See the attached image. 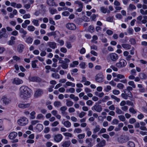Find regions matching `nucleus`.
<instances>
[{
	"instance_id": "f8f14e48",
	"label": "nucleus",
	"mask_w": 147,
	"mask_h": 147,
	"mask_svg": "<svg viewBox=\"0 0 147 147\" xmlns=\"http://www.w3.org/2000/svg\"><path fill=\"white\" fill-rule=\"evenodd\" d=\"M64 60L65 61V62L63 63V64L60 65V66L63 69H66L68 68V63L70 62V61L69 59L67 58H65Z\"/></svg>"
},
{
	"instance_id": "774afa93",
	"label": "nucleus",
	"mask_w": 147,
	"mask_h": 147,
	"mask_svg": "<svg viewBox=\"0 0 147 147\" xmlns=\"http://www.w3.org/2000/svg\"><path fill=\"white\" fill-rule=\"evenodd\" d=\"M93 103V102L91 100H87L86 102V104L90 106L92 105Z\"/></svg>"
},
{
	"instance_id": "4468645a",
	"label": "nucleus",
	"mask_w": 147,
	"mask_h": 147,
	"mask_svg": "<svg viewBox=\"0 0 147 147\" xmlns=\"http://www.w3.org/2000/svg\"><path fill=\"white\" fill-rule=\"evenodd\" d=\"M71 144V142L70 141H65L62 142L61 143V145L63 147H69Z\"/></svg>"
},
{
	"instance_id": "ddd939ff",
	"label": "nucleus",
	"mask_w": 147,
	"mask_h": 147,
	"mask_svg": "<svg viewBox=\"0 0 147 147\" xmlns=\"http://www.w3.org/2000/svg\"><path fill=\"white\" fill-rule=\"evenodd\" d=\"M8 35L6 33V30L4 28H2L1 30H0V39L2 37L7 38Z\"/></svg>"
},
{
	"instance_id": "338daca9",
	"label": "nucleus",
	"mask_w": 147,
	"mask_h": 147,
	"mask_svg": "<svg viewBox=\"0 0 147 147\" xmlns=\"http://www.w3.org/2000/svg\"><path fill=\"white\" fill-rule=\"evenodd\" d=\"M106 20L109 22H112L113 20V17L109 16L107 18Z\"/></svg>"
},
{
	"instance_id": "a211bd4d",
	"label": "nucleus",
	"mask_w": 147,
	"mask_h": 147,
	"mask_svg": "<svg viewBox=\"0 0 147 147\" xmlns=\"http://www.w3.org/2000/svg\"><path fill=\"white\" fill-rule=\"evenodd\" d=\"M1 100L2 101L3 103L6 105H8L11 101L10 99L4 96L2 97Z\"/></svg>"
},
{
	"instance_id": "6ab92c4d",
	"label": "nucleus",
	"mask_w": 147,
	"mask_h": 147,
	"mask_svg": "<svg viewBox=\"0 0 147 147\" xmlns=\"http://www.w3.org/2000/svg\"><path fill=\"white\" fill-rule=\"evenodd\" d=\"M47 44L48 46L53 49H54L57 47L56 43L55 42H49Z\"/></svg>"
},
{
	"instance_id": "58836bf2",
	"label": "nucleus",
	"mask_w": 147,
	"mask_h": 147,
	"mask_svg": "<svg viewBox=\"0 0 147 147\" xmlns=\"http://www.w3.org/2000/svg\"><path fill=\"white\" fill-rule=\"evenodd\" d=\"M27 29L29 31L31 32H32L34 30L35 28L33 26H29L28 27Z\"/></svg>"
},
{
	"instance_id": "864d4df0",
	"label": "nucleus",
	"mask_w": 147,
	"mask_h": 147,
	"mask_svg": "<svg viewBox=\"0 0 147 147\" xmlns=\"http://www.w3.org/2000/svg\"><path fill=\"white\" fill-rule=\"evenodd\" d=\"M19 32L20 33L22 34H23L26 35L27 34V32L22 28H21L20 29Z\"/></svg>"
},
{
	"instance_id": "bf43d9fd",
	"label": "nucleus",
	"mask_w": 147,
	"mask_h": 147,
	"mask_svg": "<svg viewBox=\"0 0 147 147\" xmlns=\"http://www.w3.org/2000/svg\"><path fill=\"white\" fill-rule=\"evenodd\" d=\"M141 14L143 15H147V10L144 11L143 9H141L140 10Z\"/></svg>"
},
{
	"instance_id": "5fc2aeb1",
	"label": "nucleus",
	"mask_w": 147,
	"mask_h": 147,
	"mask_svg": "<svg viewBox=\"0 0 147 147\" xmlns=\"http://www.w3.org/2000/svg\"><path fill=\"white\" fill-rule=\"evenodd\" d=\"M129 111L130 113L133 114H135L136 113V111L134 109L133 107H131L129 109Z\"/></svg>"
},
{
	"instance_id": "052dcab7",
	"label": "nucleus",
	"mask_w": 147,
	"mask_h": 147,
	"mask_svg": "<svg viewBox=\"0 0 147 147\" xmlns=\"http://www.w3.org/2000/svg\"><path fill=\"white\" fill-rule=\"evenodd\" d=\"M121 96L125 99H127L128 98V96L127 94H126V93H125L124 92V93H122L121 94Z\"/></svg>"
},
{
	"instance_id": "6e6552de",
	"label": "nucleus",
	"mask_w": 147,
	"mask_h": 147,
	"mask_svg": "<svg viewBox=\"0 0 147 147\" xmlns=\"http://www.w3.org/2000/svg\"><path fill=\"white\" fill-rule=\"evenodd\" d=\"M66 27L68 29L72 30H76L77 28L76 25L75 24L72 23H67L66 25Z\"/></svg>"
},
{
	"instance_id": "69168bd1",
	"label": "nucleus",
	"mask_w": 147,
	"mask_h": 147,
	"mask_svg": "<svg viewBox=\"0 0 147 147\" xmlns=\"http://www.w3.org/2000/svg\"><path fill=\"white\" fill-rule=\"evenodd\" d=\"M136 120L134 118L130 119L129 120V122L131 124H133L136 122Z\"/></svg>"
},
{
	"instance_id": "f704fd0d",
	"label": "nucleus",
	"mask_w": 147,
	"mask_h": 147,
	"mask_svg": "<svg viewBox=\"0 0 147 147\" xmlns=\"http://www.w3.org/2000/svg\"><path fill=\"white\" fill-rule=\"evenodd\" d=\"M49 10L51 13L52 15L57 12V10L53 8L50 7L49 8Z\"/></svg>"
},
{
	"instance_id": "3c124183",
	"label": "nucleus",
	"mask_w": 147,
	"mask_h": 147,
	"mask_svg": "<svg viewBox=\"0 0 147 147\" xmlns=\"http://www.w3.org/2000/svg\"><path fill=\"white\" fill-rule=\"evenodd\" d=\"M133 90L132 87L130 86H128L127 87V89H125L123 90L124 92L125 93L126 91H130Z\"/></svg>"
},
{
	"instance_id": "423d86ee",
	"label": "nucleus",
	"mask_w": 147,
	"mask_h": 147,
	"mask_svg": "<svg viewBox=\"0 0 147 147\" xmlns=\"http://www.w3.org/2000/svg\"><path fill=\"white\" fill-rule=\"evenodd\" d=\"M104 76L101 74H97L95 76V80L98 83H101L104 81Z\"/></svg>"
},
{
	"instance_id": "4be33fe9",
	"label": "nucleus",
	"mask_w": 147,
	"mask_h": 147,
	"mask_svg": "<svg viewBox=\"0 0 147 147\" xmlns=\"http://www.w3.org/2000/svg\"><path fill=\"white\" fill-rule=\"evenodd\" d=\"M35 128L38 131L40 132L43 129V127L42 124H38Z\"/></svg>"
},
{
	"instance_id": "ea45409f",
	"label": "nucleus",
	"mask_w": 147,
	"mask_h": 147,
	"mask_svg": "<svg viewBox=\"0 0 147 147\" xmlns=\"http://www.w3.org/2000/svg\"><path fill=\"white\" fill-rule=\"evenodd\" d=\"M98 16V14H93L91 16L90 18L92 21H96V18Z\"/></svg>"
},
{
	"instance_id": "6e6d98bb",
	"label": "nucleus",
	"mask_w": 147,
	"mask_h": 147,
	"mask_svg": "<svg viewBox=\"0 0 147 147\" xmlns=\"http://www.w3.org/2000/svg\"><path fill=\"white\" fill-rule=\"evenodd\" d=\"M35 114L36 113L34 111H32L30 113V115H31V119H33L35 118V116H34Z\"/></svg>"
},
{
	"instance_id": "f03ea898",
	"label": "nucleus",
	"mask_w": 147,
	"mask_h": 147,
	"mask_svg": "<svg viewBox=\"0 0 147 147\" xmlns=\"http://www.w3.org/2000/svg\"><path fill=\"white\" fill-rule=\"evenodd\" d=\"M18 124L21 125H25L28 123V120L27 119L24 117L20 118V119L18 120Z\"/></svg>"
},
{
	"instance_id": "b1692460",
	"label": "nucleus",
	"mask_w": 147,
	"mask_h": 147,
	"mask_svg": "<svg viewBox=\"0 0 147 147\" xmlns=\"http://www.w3.org/2000/svg\"><path fill=\"white\" fill-rule=\"evenodd\" d=\"M136 6L133 4H130L129 5L127 9L128 11H132L136 9Z\"/></svg>"
},
{
	"instance_id": "f3484780",
	"label": "nucleus",
	"mask_w": 147,
	"mask_h": 147,
	"mask_svg": "<svg viewBox=\"0 0 147 147\" xmlns=\"http://www.w3.org/2000/svg\"><path fill=\"white\" fill-rule=\"evenodd\" d=\"M25 47L24 45L22 44H19L17 47V50L19 53H22Z\"/></svg>"
},
{
	"instance_id": "39448f33",
	"label": "nucleus",
	"mask_w": 147,
	"mask_h": 147,
	"mask_svg": "<svg viewBox=\"0 0 147 147\" xmlns=\"http://www.w3.org/2000/svg\"><path fill=\"white\" fill-rule=\"evenodd\" d=\"M91 109L93 111H95L98 112H100L102 111L101 106L97 104V103H95V104L92 107Z\"/></svg>"
},
{
	"instance_id": "bb28decb",
	"label": "nucleus",
	"mask_w": 147,
	"mask_h": 147,
	"mask_svg": "<svg viewBox=\"0 0 147 147\" xmlns=\"http://www.w3.org/2000/svg\"><path fill=\"white\" fill-rule=\"evenodd\" d=\"M122 47L125 49H129L131 48V45L129 44H123L121 45Z\"/></svg>"
},
{
	"instance_id": "4d7b16f0",
	"label": "nucleus",
	"mask_w": 147,
	"mask_h": 147,
	"mask_svg": "<svg viewBox=\"0 0 147 147\" xmlns=\"http://www.w3.org/2000/svg\"><path fill=\"white\" fill-rule=\"evenodd\" d=\"M109 96H105L104 98L102 99V101L103 102H105L107 100L109 99Z\"/></svg>"
},
{
	"instance_id": "c9c22d12",
	"label": "nucleus",
	"mask_w": 147,
	"mask_h": 147,
	"mask_svg": "<svg viewBox=\"0 0 147 147\" xmlns=\"http://www.w3.org/2000/svg\"><path fill=\"white\" fill-rule=\"evenodd\" d=\"M115 111L117 114H124V112L122 111V110L120 109L118 107H116Z\"/></svg>"
},
{
	"instance_id": "aec40b11",
	"label": "nucleus",
	"mask_w": 147,
	"mask_h": 147,
	"mask_svg": "<svg viewBox=\"0 0 147 147\" xmlns=\"http://www.w3.org/2000/svg\"><path fill=\"white\" fill-rule=\"evenodd\" d=\"M30 106V104L29 103L26 104L20 103L18 105V106L19 108L22 109L27 108L29 107Z\"/></svg>"
},
{
	"instance_id": "79ce46f5",
	"label": "nucleus",
	"mask_w": 147,
	"mask_h": 147,
	"mask_svg": "<svg viewBox=\"0 0 147 147\" xmlns=\"http://www.w3.org/2000/svg\"><path fill=\"white\" fill-rule=\"evenodd\" d=\"M127 145L129 147H135L134 143L131 141H129L127 143Z\"/></svg>"
},
{
	"instance_id": "412c9836",
	"label": "nucleus",
	"mask_w": 147,
	"mask_h": 147,
	"mask_svg": "<svg viewBox=\"0 0 147 147\" xmlns=\"http://www.w3.org/2000/svg\"><path fill=\"white\" fill-rule=\"evenodd\" d=\"M100 10L102 13H110L109 10L107 8H105L104 7H101L100 8Z\"/></svg>"
},
{
	"instance_id": "e433bc0d",
	"label": "nucleus",
	"mask_w": 147,
	"mask_h": 147,
	"mask_svg": "<svg viewBox=\"0 0 147 147\" xmlns=\"http://www.w3.org/2000/svg\"><path fill=\"white\" fill-rule=\"evenodd\" d=\"M111 98L115 100L117 102H119L120 101V99L113 95H112L111 96Z\"/></svg>"
},
{
	"instance_id": "c03bdc74",
	"label": "nucleus",
	"mask_w": 147,
	"mask_h": 147,
	"mask_svg": "<svg viewBox=\"0 0 147 147\" xmlns=\"http://www.w3.org/2000/svg\"><path fill=\"white\" fill-rule=\"evenodd\" d=\"M54 106L56 107L61 106V103L59 101H55L54 103Z\"/></svg>"
},
{
	"instance_id": "49530a36",
	"label": "nucleus",
	"mask_w": 147,
	"mask_h": 147,
	"mask_svg": "<svg viewBox=\"0 0 147 147\" xmlns=\"http://www.w3.org/2000/svg\"><path fill=\"white\" fill-rule=\"evenodd\" d=\"M79 66L81 68L85 69L86 68V64L84 62H82L79 64Z\"/></svg>"
},
{
	"instance_id": "473e14b6",
	"label": "nucleus",
	"mask_w": 147,
	"mask_h": 147,
	"mask_svg": "<svg viewBox=\"0 0 147 147\" xmlns=\"http://www.w3.org/2000/svg\"><path fill=\"white\" fill-rule=\"evenodd\" d=\"M51 76L53 78L55 79H59L60 78V75L57 73H53L52 74Z\"/></svg>"
},
{
	"instance_id": "c756f323",
	"label": "nucleus",
	"mask_w": 147,
	"mask_h": 147,
	"mask_svg": "<svg viewBox=\"0 0 147 147\" xmlns=\"http://www.w3.org/2000/svg\"><path fill=\"white\" fill-rule=\"evenodd\" d=\"M139 76L140 78L142 80H145L147 78L146 75L144 73H140L139 74Z\"/></svg>"
},
{
	"instance_id": "680f3d73",
	"label": "nucleus",
	"mask_w": 147,
	"mask_h": 147,
	"mask_svg": "<svg viewBox=\"0 0 147 147\" xmlns=\"http://www.w3.org/2000/svg\"><path fill=\"white\" fill-rule=\"evenodd\" d=\"M49 23L52 25H55V21L53 20L52 18H49Z\"/></svg>"
},
{
	"instance_id": "a878e982",
	"label": "nucleus",
	"mask_w": 147,
	"mask_h": 147,
	"mask_svg": "<svg viewBox=\"0 0 147 147\" xmlns=\"http://www.w3.org/2000/svg\"><path fill=\"white\" fill-rule=\"evenodd\" d=\"M33 39L30 36L27 38L25 41V42L28 44H31L33 41Z\"/></svg>"
},
{
	"instance_id": "2eb2a0df",
	"label": "nucleus",
	"mask_w": 147,
	"mask_h": 147,
	"mask_svg": "<svg viewBox=\"0 0 147 147\" xmlns=\"http://www.w3.org/2000/svg\"><path fill=\"white\" fill-rule=\"evenodd\" d=\"M23 82V81L18 78H15L14 79L12 83L14 84L19 85L22 84Z\"/></svg>"
},
{
	"instance_id": "f257e3e1",
	"label": "nucleus",
	"mask_w": 147,
	"mask_h": 147,
	"mask_svg": "<svg viewBox=\"0 0 147 147\" xmlns=\"http://www.w3.org/2000/svg\"><path fill=\"white\" fill-rule=\"evenodd\" d=\"M20 97L24 99L30 97L32 94V91L30 89L25 86H21L20 88Z\"/></svg>"
},
{
	"instance_id": "72a5a7b5",
	"label": "nucleus",
	"mask_w": 147,
	"mask_h": 147,
	"mask_svg": "<svg viewBox=\"0 0 147 147\" xmlns=\"http://www.w3.org/2000/svg\"><path fill=\"white\" fill-rule=\"evenodd\" d=\"M75 3L78 4L80 7L83 8V3L80 1H75Z\"/></svg>"
},
{
	"instance_id": "5701e85b",
	"label": "nucleus",
	"mask_w": 147,
	"mask_h": 147,
	"mask_svg": "<svg viewBox=\"0 0 147 147\" xmlns=\"http://www.w3.org/2000/svg\"><path fill=\"white\" fill-rule=\"evenodd\" d=\"M59 33V32L58 31L56 30L55 31L48 33L47 34L49 36H53L55 37L56 35Z\"/></svg>"
},
{
	"instance_id": "a18cd8bd",
	"label": "nucleus",
	"mask_w": 147,
	"mask_h": 147,
	"mask_svg": "<svg viewBox=\"0 0 147 147\" xmlns=\"http://www.w3.org/2000/svg\"><path fill=\"white\" fill-rule=\"evenodd\" d=\"M82 132V130L80 128H76L74 130V133H77L79 134L81 133Z\"/></svg>"
},
{
	"instance_id": "8fccbe9b",
	"label": "nucleus",
	"mask_w": 147,
	"mask_h": 147,
	"mask_svg": "<svg viewBox=\"0 0 147 147\" xmlns=\"http://www.w3.org/2000/svg\"><path fill=\"white\" fill-rule=\"evenodd\" d=\"M128 84L129 85L131 86L133 88H136V85L133 81L129 82H128Z\"/></svg>"
},
{
	"instance_id": "9b49d317",
	"label": "nucleus",
	"mask_w": 147,
	"mask_h": 147,
	"mask_svg": "<svg viewBox=\"0 0 147 147\" xmlns=\"http://www.w3.org/2000/svg\"><path fill=\"white\" fill-rule=\"evenodd\" d=\"M28 80L32 82H40L41 81V79L37 76L31 77H28Z\"/></svg>"
},
{
	"instance_id": "9d476101",
	"label": "nucleus",
	"mask_w": 147,
	"mask_h": 147,
	"mask_svg": "<svg viewBox=\"0 0 147 147\" xmlns=\"http://www.w3.org/2000/svg\"><path fill=\"white\" fill-rule=\"evenodd\" d=\"M43 94V90L41 89H38L34 93V96L35 98H38L41 96Z\"/></svg>"
},
{
	"instance_id": "0eeeda50",
	"label": "nucleus",
	"mask_w": 147,
	"mask_h": 147,
	"mask_svg": "<svg viewBox=\"0 0 147 147\" xmlns=\"http://www.w3.org/2000/svg\"><path fill=\"white\" fill-rule=\"evenodd\" d=\"M54 141L58 143L61 142L62 140L63 136L60 134H58L54 135L53 137Z\"/></svg>"
},
{
	"instance_id": "7ed1b4c3",
	"label": "nucleus",
	"mask_w": 147,
	"mask_h": 147,
	"mask_svg": "<svg viewBox=\"0 0 147 147\" xmlns=\"http://www.w3.org/2000/svg\"><path fill=\"white\" fill-rule=\"evenodd\" d=\"M127 62L126 61L122 59L120 60L119 62L116 63V66L119 68H121L125 66Z\"/></svg>"
},
{
	"instance_id": "de8ad7c7",
	"label": "nucleus",
	"mask_w": 147,
	"mask_h": 147,
	"mask_svg": "<svg viewBox=\"0 0 147 147\" xmlns=\"http://www.w3.org/2000/svg\"><path fill=\"white\" fill-rule=\"evenodd\" d=\"M119 119L122 121H124L125 120V118L124 115H120L118 116Z\"/></svg>"
},
{
	"instance_id": "e2e57ef3",
	"label": "nucleus",
	"mask_w": 147,
	"mask_h": 147,
	"mask_svg": "<svg viewBox=\"0 0 147 147\" xmlns=\"http://www.w3.org/2000/svg\"><path fill=\"white\" fill-rule=\"evenodd\" d=\"M69 38L70 40H74L76 39V37L74 35L72 34L70 36Z\"/></svg>"
},
{
	"instance_id": "1a4fd4ad",
	"label": "nucleus",
	"mask_w": 147,
	"mask_h": 147,
	"mask_svg": "<svg viewBox=\"0 0 147 147\" xmlns=\"http://www.w3.org/2000/svg\"><path fill=\"white\" fill-rule=\"evenodd\" d=\"M129 140V137L127 136L124 135L121 136L118 139V141L121 143L126 142Z\"/></svg>"
},
{
	"instance_id": "a19ab883",
	"label": "nucleus",
	"mask_w": 147,
	"mask_h": 147,
	"mask_svg": "<svg viewBox=\"0 0 147 147\" xmlns=\"http://www.w3.org/2000/svg\"><path fill=\"white\" fill-rule=\"evenodd\" d=\"M65 84L67 86H71L72 87H74L75 86V84L74 83L69 82H67Z\"/></svg>"
},
{
	"instance_id": "7c9ffc66",
	"label": "nucleus",
	"mask_w": 147,
	"mask_h": 147,
	"mask_svg": "<svg viewBox=\"0 0 147 147\" xmlns=\"http://www.w3.org/2000/svg\"><path fill=\"white\" fill-rule=\"evenodd\" d=\"M100 127L99 125H97L96 126L95 128L93 129V133L94 134H96L100 130Z\"/></svg>"
},
{
	"instance_id": "603ef678",
	"label": "nucleus",
	"mask_w": 147,
	"mask_h": 147,
	"mask_svg": "<svg viewBox=\"0 0 147 147\" xmlns=\"http://www.w3.org/2000/svg\"><path fill=\"white\" fill-rule=\"evenodd\" d=\"M117 87L119 89H123L124 87V85L121 83H118L117 86Z\"/></svg>"
},
{
	"instance_id": "4c0bfd02",
	"label": "nucleus",
	"mask_w": 147,
	"mask_h": 147,
	"mask_svg": "<svg viewBox=\"0 0 147 147\" xmlns=\"http://www.w3.org/2000/svg\"><path fill=\"white\" fill-rule=\"evenodd\" d=\"M32 22L35 26H38L39 25V21L37 20L33 19Z\"/></svg>"
},
{
	"instance_id": "09e8293b",
	"label": "nucleus",
	"mask_w": 147,
	"mask_h": 147,
	"mask_svg": "<svg viewBox=\"0 0 147 147\" xmlns=\"http://www.w3.org/2000/svg\"><path fill=\"white\" fill-rule=\"evenodd\" d=\"M127 32L129 34H133L134 32V30L132 28H129L127 29Z\"/></svg>"
},
{
	"instance_id": "13d9d810",
	"label": "nucleus",
	"mask_w": 147,
	"mask_h": 147,
	"mask_svg": "<svg viewBox=\"0 0 147 147\" xmlns=\"http://www.w3.org/2000/svg\"><path fill=\"white\" fill-rule=\"evenodd\" d=\"M86 114V113L82 111L79 114V116L80 118H82L85 116Z\"/></svg>"
},
{
	"instance_id": "0e129e2a",
	"label": "nucleus",
	"mask_w": 147,
	"mask_h": 147,
	"mask_svg": "<svg viewBox=\"0 0 147 147\" xmlns=\"http://www.w3.org/2000/svg\"><path fill=\"white\" fill-rule=\"evenodd\" d=\"M85 136V134L84 133L83 134H80L78 135V138L80 139H82L84 138Z\"/></svg>"
},
{
	"instance_id": "c85d7f7f",
	"label": "nucleus",
	"mask_w": 147,
	"mask_h": 147,
	"mask_svg": "<svg viewBox=\"0 0 147 147\" xmlns=\"http://www.w3.org/2000/svg\"><path fill=\"white\" fill-rule=\"evenodd\" d=\"M105 140H103L97 144V146L98 147H103L105 146Z\"/></svg>"
},
{
	"instance_id": "2f4dec72",
	"label": "nucleus",
	"mask_w": 147,
	"mask_h": 147,
	"mask_svg": "<svg viewBox=\"0 0 147 147\" xmlns=\"http://www.w3.org/2000/svg\"><path fill=\"white\" fill-rule=\"evenodd\" d=\"M66 105L67 106L71 107L73 105L74 103L71 101L67 99L66 100Z\"/></svg>"
},
{
	"instance_id": "20e7f679",
	"label": "nucleus",
	"mask_w": 147,
	"mask_h": 147,
	"mask_svg": "<svg viewBox=\"0 0 147 147\" xmlns=\"http://www.w3.org/2000/svg\"><path fill=\"white\" fill-rule=\"evenodd\" d=\"M109 57L111 60L113 62H116L118 59V55L116 53H112L109 55Z\"/></svg>"
},
{
	"instance_id": "393cba45",
	"label": "nucleus",
	"mask_w": 147,
	"mask_h": 147,
	"mask_svg": "<svg viewBox=\"0 0 147 147\" xmlns=\"http://www.w3.org/2000/svg\"><path fill=\"white\" fill-rule=\"evenodd\" d=\"M47 4L50 6H56L55 3L50 0H47Z\"/></svg>"
},
{
	"instance_id": "cd10ccee",
	"label": "nucleus",
	"mask_w": 147,
	"mask_h": 147,
	"mask_svg": "<svg viewBox=\"0 0 147 147\" xmlns=\"http://www.w3.org/2000/svg\"><path fill=\"white\" fill-rule=\"evenodd\" d=\"M63 123L65 127L67 128L70 127L71 125V123L68 121L64 122Z\"/></svg>"
},
{
	"instance_id": "dca6fc26",
	"label": "nucleus",
	"mask_w": 147,
	"mask_h": 147,
	"mask_svg": "<svg viewBox=\"0 0 147 147\" xmlns=\"http://www.w3.org/2000/svg\"><path fill=\"white\" fill-rule=\"evenodd\" d=\"M17 133L15 131L11 132L9 135L8 137L10 140H13L17 136Z\"/></svg>"
},
{
	"instance_id": "37998d69",
	"label": "nucleus",
	"mask_w": 147,
	"mask_h": 147,
	"mask_svg": "<svg viewBox=\"0 0 147 147\" xmlns=\"http://www.w3.org/2000/svg\"><path fill=\"white\" fill-rule=\"evenodd\" d=\"M63 134L66 137H68L72 138L73 137V135L69 133L65 132L63 133Z\"/></svg>"
}]
</instances>
